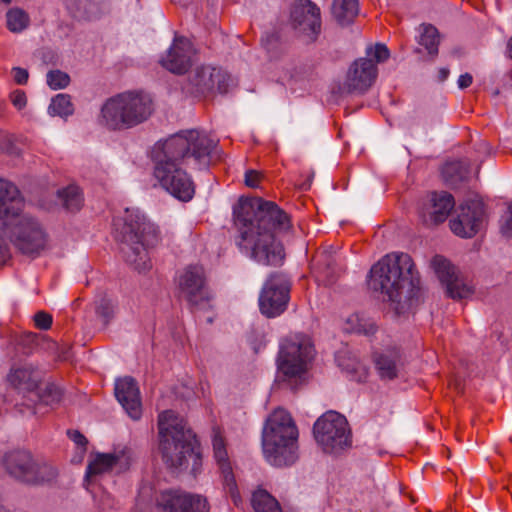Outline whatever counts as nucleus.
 I'll return each mask as SVG.
<instances>
[{
  "label": "nucleus",
  "mask_w": 512,
  "mask_h": 512,
  "mask_svg": "<svg viewBox=\"0 0 512 512\" xmlns=\"http://www.w3.org/2000/svg\"><path fill=\"white\" fill-rule=\"evenodd\" d=\"M473 82V77L471 74L469 73H465V74H462L460 75L459 79H458V86L460 89H465V88H468Z\"/></svg>",
  "instance_id": "de8ad7c7"
},
{
  "label": "nucleus",
  "mask_w": 512,
  "mask_h": 512,
  "mask_svg": "<svg viewBox=\"0 0 512 512\" xmlns=\"http://www.w3.org/2000/svg\"><path fill=\"white\" fill-rule=\"evenodd\" d=\"M153 101L143 92L117 94L103 104L99 123L109 130L129 129L146 121L153 112Z\"/></svg>",
  "instance_id": "0eeeda50"
},
{
  "label": "nucleus",
  "mask_w": 512,
  "mask_h": 512,
  "mask_svg": "<svg viewBox=\"0 0 512 512\" xmlns=\"http://www.w3.org/2000/svg\"><path fill=\"white\" fill-rule=\"evenodd\" d=\"M9 144H10V141L8 138V134L5 131L0 129V150L4 151V150L8 149Z\"/></svg>",
  "instance_id": "3c124183"
},
{
  "label": "nucleus",
  "mask_w": 512,
  "mask_h": 512,
  "mask_svg": "<svg viewBox=\"0 0 512 512\" xmlns=\"http://www.w3.org/2000/svg\"><path fill=\"white\" fill-rule=\"evenodd\" d=\"M344 330L350 333L371 335L375 333L376 325L372 320L355 313L345 320Z\"/></svg>",
  "instance_id": "7c9ffc66"
},
{
  "label": "nucleus",
  "mask_w": 512,
  "mask_h": 512,
  "mask_svg": "<svg viewBox=\"0 0 512 512\" xmlns=\"http://www.w3.org/2000/svg\"><path fill=\"white\" fill-rule=\"evenodd\" d=\"M159 452L162 461L170 469H182L188 460L193 462L192 472L197 474L201 466V455L196 450L195 434L184 418L172 410H166L158 417Z\"/></svg>",
  "instance_id": "7ed1b4c3"
},
{
  "label": "nucleus",
  "mask_w": 512,
  "mask_h": 512,
  "mask_svg": "<svg viewBox=\"0 0 512 512\" xmlns=\"http://www.w3.org/2000/svg\"><path fill=\"white\" fill-rule=\"evenodd\" d=\"M7 381L16 389L33 392L38 387L40 376L32 363L19 362L11 366Z\"/></svg>",
  "instance_id": "b1692460"
},
{
  "label": "nucleus",
  "mask_w": 512,
  "mask_h": 512,
  "mask_svg": "<svg viewBox=\"0 0 512 512\" xmlns=\"http://www.w3.org/2000/svg\"><path fill=\"white\" fill-rule=\"evenodd\" d=\"M9 257V248L5 241L2 238H0V265L6 263Z\"/></svg>",
  "instance_id": "49530a36"
},
{
  "label": "nucleus",
  "mask_w": 512,
  "mask_h": 512,
  "mask_svg": "<svg viewBox=\"0 0 512 512\" xmlns=\"http://www.w3.org/2000/svg\"><path fill=\"white\" fill-rule=\"evenodd\" d=\"M122 227L125 260L139 272L151 267L148 249L160 240L159 230L139 209H126Z\"/></svg>",
  "instance_id": "423d86ee"
},
{
  "label": "nucleus",
  "mask_w": 512,
  "mask_h": 512,
  "mask_svg": "<svg viewBox=\"0 0 512 512\" xmlns=\"http://www.w3.org/2000/svg\"><path fill=\"white\" fill-rule=\"evenodd\" d=\"M314 353V345L308 335L297 333L284 338L277 357L278 380L294 389L302 382Z\"/></svg>",
  "instance_id": "6e6552de"
},
{
  "label": "nucleus",
  "mask_w": 512,
  "mask_h": 512,
  "mask_svg": "<svg viewBox=\"0 0 512 512\" xmlns=\"http://www.w3.org/2000/svg\"><path fill=\"white\" fill-rule=\"evenodd\" d=\"M419 283L414 262L406 253L387 254L370 270V287L386 294L391 302L400 303L404 293L408 299L414 297Z\"/></svg>",
  "instance_id": "20e7f679"
},
{
  "label": "nucleus",
  "mask_w": 512,
  "mask_h": 512,
  "mask_svg": "<svg viewBox=\"0 0 512 512\" xmlns=\"http://www.w3.org/2000/svg\"><path fill=\"white\" fill-rule=\"evenodd\" d=\"M278 41L277 36L273 35H267L265 38L262 39V44L265 47V49L270 52L274 48V43Z\"/></svg>",
  "instance_id": "8fccbe9b"
},
{
  "label": "nucleus",
  "mask_w": 512,
  "mask_h": 512,
  "mask_svg": "<svg viewBox=\"0 0 512 512\" xmlns=\"http://www.w3.org/2000/svg\"><path fill=\"white\" fill-rule=\"evenodd\" d=\"M53 322L52 316L44 311H39L34 316L35 327L40 330H48Z\"/></svg>",
  "instance_id": "79ce46f5"
},
{
  "label": "nucleus",
  "mask_w": 512,
  "mask_h": 512,
  "mask_svg": "<svg viewBox=\"0 0 512 512\" xmlns=\"http://www.w3.org/2000/svg\"><path fill=\"white\" fill-rule=\"evenodd\" d=\"M366 54L369 57L368 59H374L375 64L386 61L389 56V50L384 44H376L375 46H370L366 50Z\"/></svg>",
  "instance_id": "ea45409f"
},
{
  "label": "nucleus",
  "mask_w": 512,
  "mask_h": 512,
  "mask_svg": "<svg viewBox=\"0 0 512 512\" xmlns=\"http://www.w3.org/2000/svg\"><path fill=\"white\" fill-rule=\"evenodd\" d=\"M455 206L454 197L448 192H431L422 203L420 215L425 223H443Z\"/></svg>",
  "instance_id": "412c9836"
},
{
  "label": "nucleus",
  "mask_w": 512,
  "mask_h": 512,
  "mask_svg": "<svg viewBox=\"0 0 512 512\" xmlns=\"http://www.w3.org/2000/svg\"><path fill=\"white\" fill-rule=\"evenodd\" d=\"M290 20L293 28L309 41H315L320 34V9L310 0H295L291 5Z\"/></svg>",
  "instance_id": "f3484780"
},
{
  "label": "nucleus",
  "mask_w": 512,
  "mask_h": 512,
  "mask_svg": "<svg viewBox=\"0 0 512 512\" xmlns=\"http://www.w3.org/2000/svg\"><path fill=\"white\" fill-rule=\"evenodd\" d=\"M315 267L319 277L327 283H332L334 278L341 272L342 268L335 263L331 254L320 253L316 257Z\"/></svg>",
  "instance_id": "c85d7f7f"
},
{
  "label": "nucleus",
  "mask_w": 512,
  "mask_h": 512,
  "mask_svg": "<svg viewBox=\"0 0 512 512\" xmlns=\"http://www.w3.org/2000/svg\"><path fill=\"white\" fill-rule=\"evenodd\" d=\"M229 75L219 68L201 66L189 76L184 91L196 97H207L214 92L226 93L229 87Z\"/></svg>",
  "instance_id": "4468645a"
},
{
  "label": "nucleus",
  "mask_w": 512,
  "mask_h": 512,
  "mask_svg": "<svg viewBox=\"0 0 512 512\" xmlns=\"http://www.w3.org/2000/svg\"><path fill=\"white\" fill-rule=\"evenodd\" d=\"M58 197L61 199L63 206L71 212L78 211L82 207V192L76 185H69L64 189L59 190Z\"/></svg>",
  "instance_id": "473e14b6"
},
{
  "label": "nucleus",
  "mask_w": 512,
  "mask_h": 512,
  "mask_svg": "<svg viewBox=\"0 0 512 512\" xmlns=\"http://www.w3.org/2000/svg\"><path fill=\"white\" fill-rule=\"evenodd\" d=\"M23 205L18 188L11 182L0 178V219L17 218Z\"/></svg>",
  "instance_id": "393cba45"
},
{
  "label": "nucleus",
  "mask_w": 512,
  "mask_h": 512,
  "mask_svg": "<svg viewBox=\"0 0 512 512\" xmlns=\"http://www.w3.org/2000/svg\"><path fill=\"white\" fill-rule=\"evenodd\" d=\"M263 180L264 175L258 170L249 169L245 172L244 183L247 187L259 188Z\"/></svg>",
  "instance_id": "a19ab883"
},
{
  "label": "nucleus",
  "mask_w": 512,
  "mask_h": 512,
  "mask_svg": "<svg viewBox=\"0 0 512 512\" xmlns=\"http://www.w3.org/2000/svg\"><path fill=\"white\" fill-rule=\"evenodd\" d=\"M38 398L40 403L52 405L60 401L61 391L54 384H48Z\"/></svg>",
  "instance_id": "58836bf2"
},
{
  "label": "nucleus",
  "mask_w": 512,
  "mask_h": 512,
  "mask_svg": "<svg viewBox=\"0 0 512 512\" xmlns=\"http://www.w3.org/2000/svg\"><path fill=\"white\" fill-rule=\"evenodd\" d=\"M115 396L131 419H140L142 415L140 391L133 378L118 379L115 383Z\"/></svg>",
  "instance_id": "5701e85b"
},
{
  "label": "nucleus",
  "mask_w": 512,
  "mask_h": 512,
  "mask_svg": "<svg viewBox=\"0 0 512 512\" xmlns=\"http://www.w3.org/2000/svg\"><path fill=\"white\" fill-rule=\"evenodd\" d=\"M377 76V66L373 59L360 58L350 66L345 86L349 92L364 93L374 83Z\"/></svg>",
  "instance_id": "4be33fe9"
},
{
  "label": "nucleus",
  "mask_w": 512,
  "mask_h": 512,
  "mask_svg": "<svg viewBox=\"0 0 512 512\" xmlns=\"http://www.w3.org/2000/svg\"><path fill=\"white\" fill-rule=\"evenodd\" d=\"M5 4H9L12 0H1Z\"/></svg>",
  "instance_id": "6e6d98bb"
},
{
  "label": "nucleus",
  "mask_w": 512,
  "mask_h": 512,
  "mask_svg": "<svg viewBox=\"0 0 512 512\" xmlns=\"http://www.w3.org/2000/svg\"><path fill=\"white\" fill-rule=\"evenodd\" d=\"M449 75V69L447 68H441L439 70L438 78L440 81H445Z\"/></svg>",
  "instance_id": "603ef678"
},
{
  "label": "nucleus",
  "mask_w": 512,
  "mask_h": 512,
  "mask_svg": "<svg viewBox=\"0 0 512 512\" xmlns=\"http://www.w3.org/2000/svg\"><path fill=\"white\" fill-rule=\"evenodd\" d=\"M0 512H9V511L0 505Z\"/></svg>",
  "instance_id": "5fc2aeb1"
},
{
  "label": "nucleus",
  "mask_w": 512,
  "mask_h": 512,
  "mask_svg": "<svg viewBox=\"0 0 512 512\" xmlns=\"http://www.w3.org/2000/svg\"><path fill=\"white\" fill-rule=\"evenodd\" d=\"M298 427L289 412L275 409L266 419L262 431V450L268 463L282 467L298 459Z\"/></svg>",
  "instance_id": "39448f33"
},
{
  "label": "nucleus",
  "mask_w": 512,
  "mask_h": 512,
  "mask_svg": "<svg viewBox=\"0 0 512 512\" xmlns=\"http://www.w3.org/2000/svg\"><path fill=\"white\" fill-rule=\"evenodd\" d=\"M69 438L76 444V446L80 449L81 454L83 455L86 451L87 439L81 434L79 431H68Z\"/></svg>",
  "instance_id": "c03bdc74"
},
{
  "label": "nucleus",
  "mask_w": 512,
  "mask_h": 512,
  "mask_svg": "<svg viewBox=\"0 0 512 512\" xmlns=\"http://www.w3.org/2000/svg\"><path fill=\"white\" fill-rule=\"evenodd\" d=\"M373 362L382 380H393L398 377L403 366L402 353L398 348H389L375 353Z\"/></svg>",
  "instance_id": "a878e982"
},
{
  "label": "nucleus",
  "mask_w": 512,
  "mask_h": 512,
  "mask_svg": "<svg viewBox=\"0 0 512 512\" xmlns=\"http://www.w3.org/2000/svg\"><path fill=\"white\" fill-rule=\"evenodd\" d=\"M332 12L339 23L349 24L359 13V0H334Z\"/></svg>",
  "instance_id": "cd10ccee"
},
{
  "label": "nucleus",
  "mask_w": 512,
  "mask_h": 512,
  "mask_svg": "<svg viewBox=\"0 0 512 512\" xmlns=\"http://www.w3.org/2000/svg\"><path fill=\"white\" fill-rule=\"evenodd\" d=\"M313 433L325 453L338 454L352 445L348 421L336 411H328L319 417L314 424Z\"/></svg>",
  "instance_id": "1a4fd4ad"
},
{
  "label": "nucleus",
  "mask_w": 512,
  "mask_h": 512,
  "mask_svg": "<svg viewBox=\"0 0 512 512\" xmlns=\"http://www.w3.org/2000/svg\"><path fill=\"white\" fill-rule=\"evenodd\" d=\"M431 265L440 282L446 287L448 296L454 300L469 298L474 293V287L465 282L456 273V268L443 256L436 255Z\"/></svg>",
  "instance_id": "a211bd4d"
},
{
  "label": "nucleus",
  "mask_w": 512,
  "mask_h": 512,
  "mask_svg": "<svg viewBox=\"0 0 512 512\" xmlns=\"http://www.w3.org/2000/svg\"><path fill=\"white\" fill-rule=\"evenodd\" d=\"M255 512H282L279 502L266 490H256L251 499Z\"/></svg>",
  "instance_id": "c756f323"
},
{
  "label": "nucleus",
  "mask_w": 512,
  "mask_h": 512,
  "mask_svg": "<svg viewBox=\"0 0 512 512\" xmlns=\"http://www.w3.org/2000/svg\"><path fill=\"white\" fill-rule=\"evenodd\" d=\"M36 348V336L33 333H27L21 335L16 340L15 349L17 353L23 355H30Z\"/></svg>",
  "instance_id": "e433bc0d"
},
{
  "label": "nucleus",
  "mask_w": 512,
  "mask_h": 512,
  "mask_svg": "<svg viewBox=\"0 0 512 512\" xmlns=\"http://www.w3.org/2000/svg\"><path fill=\"white\" fill-rule=\"evenodd\" d=\"M419 44L424 46L431 55L438 53L439 35L437 29L432 25H424L419 38Z\"/></svg>",
  "instance_id": "f704fd0d"
},
{
  "label": "nucleus",
  "mask_w": 512,
  "mask_h": 512,
  "mask_svg": "<svg viewBox=\"0 0 512 512\" xmlns=\"http://www.w3.org/2000/svg\"><path fill=\"white\" fill-rule=\"evenodd\" d=\"M7 473L18 481L29 484L50 482L57 476V470L49 463L33 458L25 450H14L4 457Z\"/></svg>",
  "instance_id": "9d476101"
},
{
  "label": "nucleus",
  "mask_w": 512,
  "mask_h": 512,
  "mask_svg": "<svg viewBox=\"0 0 512 512\" xmlns=\"http://www.w3.org/2000/svg\"><path fill=\"white\" fill-rule=\"evenodd\" d=\"M158 512H208L207 499L181 489H165L155 497Z\"/></svg>",
  "instance_id": "dca6fc26"
},
{
  "label": "nucleus",
  "mask_w": 512,
  "mask_h": 512,
  "mask_svg": "<svg viewBox=\"0 0 512 512\" xmlns=\"http://www.w3.org/2000/svg\"><path fill=\"white\" fill-rule=\"evenodd\" d=\"M119 461L120 457L115 454H96L95 457L89 462L86 469L85 480L87 481V484L90 485V483L94 481L96 477L111 472L118 465Z\"/></svg>",
  "instance_id": "bb28decb"
},
{
  "label": "nucleus",
  "mask_w": 512,
  "mask_h": 512,
  "mask_svg": "<svg viewBox=\"0 0 512 512\" xmlns=\"http://www.w3.org/2000/svg\"><path fill=\"white\" fill-rule=\"evenodd\" d=\"M10 100L15 108L22 110L27 104V97L24 91L15 90L10 94Z\"/></svg>",
  "instance_id": "37998d69"
},
{
  "label": "nucleus",
  "mask_w": 512,
  "mask_h": 512,
  "mask_svg": "<svg viewBox=\"0 0 512 512\" xmlns=\"http://www.w3.org/2000/svg\"><path fill=\"white\" fill-rule=\"evenodd\" d=\"M291 281L283 272H273L266 280L259 297L262 314L271 318L283 313L289 301Z\"/></svg>",
  "instance_id": "f8f14e48"
},
{
  "label": "nucleus",
  "mask_w": 512,
  "mask_h": 512,
  "mask_svg": "<svg viewBox=\"0 0 512 512\" xmlns=\"http://www.w3.org/2000/svg\"><path fill=\"white\" fill-rule=\"evenodd\" d=\"M74 108L71 102V98L66 94L56 95L49 106V112L51 115H57L60 117H67L73 114Z\"/></svg>",
  "instance_id": "c9c22d12"
},
{
  "label": "nucleus",
  "mask_w": 512,
  "mask_h": 512,
  "mask_svg": "<svg viewBox=\"0 0 512 512\" xmlns=\"http://www.w3.org/2000/svg\"><path fill=\"white\" fill-rule=\"evenodd\" d=\"M69 82V75L60 70H52L47 74V84L54 90L65 88Z\"/></svg>",
  "instance_id": "4c0bfd02"
},
{
  "label": "nucleus",
  "mask_w": 512,
  "mask_h": 512,
  "mask_svg": "<svg viewBox=\"0 0 512 512\" xmlns=\"http://www.w3.org/2000/svg\"><path fill=\"white\" fill-rule=\"evenodd\" d=\"M214 147V141L197 130L178 133L156 143L151 153L155 178L174 198L190 201L195 194V184L183 165L193 160L196 168L206 167Z\"/></svg>",
  "instance_id": "f03ea898"
},
{
  "label": "nucleus",
  "mask_w": 512,
  "mask_h": 512,
  "mask_svg": "<svg viewBox=\"0 0 512 512\" xmlns=\"http://www.w3.org/2000/svg\"><path fill=\"white\" fill-rule=\"evenodd\" d=\"M179 296L192 311L208 310L213 307L214 294L207 285L204 268L190 265L179 272L177 279Z\"/></svg>",
  "instance_id": "9b49d317"
},
{
  "label": "nucleus",
  "mask_w": 512,
  "mask_h": 512,
  "mask_svg": "<svg viewBox=\"0 0 512 512\" xmlns=\"http://www.w3.org/2000/svg\"><path fill=\"white\" fill-rule=\"evenodd\" d=\"M12 75L15 83L18 85L26 84L29 78L28 71L20 67H14L12 69Z\"/></svg>",
  "instance_id": "a18cd8bd"
},
{
  "label": "nucleus",
  "mask_w": 512,
  "mask_h": 512,
  "mask_svg": "<svg viewBox=\"0 0 512 512\" xmlns=\"http://www.w3.org/2000/svg\"><path fill=\"white\" fill-rule=\"evenodd\" d=\"M485 207L480 199L473 198L461 203L456 216L449 222L451 231L461 238L474 237L483 227Z\"/></svg>",
  "instance_id": "2eb2a0df"
},
{
  "label": "nucleus",
  "mask_w": 512,
  "mask_h": 512,
  "mask_svg": "<svg viewBox=\"0 0 512 512\" xmlns=\"http://www.w3.org/2000/svg\"><path fill=\"white\" fill-rule=\"evenodd\" d=\"M233 215L241 253L261 265H282L285 252L276 235L291 228L288 214L272 201L242 197L234 206Z\"/></svg>",
  "instance_id": "f257e3e1"
},
{
  "label": "nucleus",
  "mask_w": 512,
  "mask_h": 512,
  "mask_svg": "<svg viewBox=\"0 0 512 512\" xmlns=\"http://www.w3.org/2000/svg\"><path fill=\"white\" fill-rule=\"evenodd\" d=\"M29 21V15L22 9L14 8L7 12V27L11 32H22L28 27Z\"/></svg>",
  "instance_id": "72a5a7b5"
},
{
  "label": "nucleus",
  "mask_w": 512,
  "mask_h": 512,
  "mask_svg": "<svg viewBox=\"0 0 512 512\" xmlns=\"http://www.w3.org/2000/svg\"><path fill=\"white\" fill-rule=\"evenodd\" d=\"M192 42L183 37L176 36L165 57L160 61L161 65L172 73L183 74L192 64L194 54Z\"/></svg>",
  "instance_id": "aec40b11"
},
{
  "label": "nucleus",
  "mask_w": 512,
  "mask_h": 512,
  "mask_svg": "<svg viewBox=\"0 0 512 512\" xmlns=\"http://www.w3.org/2000/svg\"><path fill=\"white\" fill-rule=\"evenodd\" d=\"M11 240L23 253L37 256L46 248L47 238L40 224L31 216H18L11 229Z\"/></svg>",
  "instance_id": "ddd939ff"
},
{
  "label": "nucleus",
  "mask_w": 512,
  "mask_h": 512,
  "mask_svg": "<svg viewBox=\"0 0 512 512\" xmlns=\"http://www.w3.org/2000/svg\"><path fill=\"white\" fill-rule=\"evenodd\" d=\"M509 230H512V202L508 205L507 217L505 219V225L502 226V232L507 234Z\"/></svg>",
  "instance_id": "09e8293b"
},
{
  "label": "nucleus",
  "mask_w": 512,
  "mask_h": 512,
  "mask_svg": "<svg viewBox=\"0 0 512 512\" xmlns=\"http://www.w3.org/2000/svg\"><path fill=\"white\" fill-rule=\"evenodd\" d=\"M508 46H509L510 56H511V58H512V37H511V39L509 40V44H508Z\"/></svg>",
  "instance_id": "864d4df0"
},
{
  "label": "nucleus",
  "mask_w": 512,
  "mask_h": 512,
  "mask_svg": "<svg viewBox=\"0 0 512 512\" xmlns=\"http://www.w3.org/2000/svg\"><path fill=\"white\" fill-rule=\"evenodd\" d=\"M469 174V165L461 160L446 162L442 167V176L449 184H455Z\"/></svg>",
  "instance_id": "2f4dec72"
},
{
  "label": "nucleus",
  "mask_w": 512,
  "mask_h": 512,
  "mask_svg": "<svg viewBox=\"0 0 512 512\" xmlns=\"http://www.w3.org/2000/svg\"><path fill=\"white\" fill-rule=\"evenodd\" d=\"M212 446L214 458L219 466L223 478L224 489L229 493L234 504L238 505L241 501V497L232 471V466L229 461L226 442L219 427H214L212 430Z\"/></svg>",
  "instance_id": "6ab92c4d"
}]
</instances>
